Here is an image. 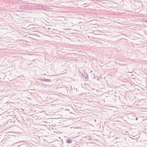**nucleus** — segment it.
Listing matches in <instances>:
<instances>
[{"label": "nucleus", "mask_w": 147, "mask_h": 147, "mask_svg": "<svg viewBox=\"0 0 147 147\" xmlns=\"http://www.w3.org/2000/svg\"><path fill=\"white\" fill-rule=\"evenodd\" d=\"M68 141H70H70H70V140H68L67 141V142H69V143L70 142H68Z\"/></svg>", "instance_id": "obj_1"}]
</instances>
